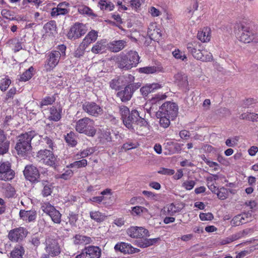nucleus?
Returning a JSON list of instances; mask_svg holds the SVG:
<instances>
[{
    "mask_svg": "<svg viewBox=\"0 0 258 258\" xmlns=\"http://www.w3.org/2000/svg\"><path fill=\"white\" fill-rule=\"evenodd\" d=\"M68 218L70 224L72 226L75 225L78 219V215L74 213L73 212H71L69 214Z\"/></svg>",
    "mask_w": 258,
    "mask_h": 258,
    "instance_id": "13d9d810",
    "label": "nucleus"
},
{
    "mask_svg": "<svg viewBox=\"0 0 258 258\" xmlns=\"http://www.w3.org/2000/svg\"><path fill=\"white\" fill-rule=\"evenodd\" d=\"M45 250L47 254H43L41 258L54 257L60 253V248L57 241L55 239L50 237L46 239Z\"/></svg>",
    "mask_w": 258,
    "mask_h": 258,
    "instance_id": "423d86ee",
    "label": "nucleus"
},
{
    "mask_svg": "<svg viewBox=\"0 0 258 258\" xmlns=\"http://www.w3.org/2000/svg\"><path fill=\"white\" fill-rule=\"evenodd\" d=\"M87 27L86 25L80 23H76L71 28L68 36L70 39H76L80 37L86 33Z\"/></svg>",
    "mask_w": 258,
    "mask_h": 258,
    "instance_id": "9b49d317",
    "label": "nucleus"
},
{
    "mask_svg": "<svg viewBox=\"0 0 258 258\" xmlns=\"http://www.w3.org/2000/svg\"><path fill=\"white\" fill-rule=\"evenodd\" d=\"M66 46L63 44L58 45L55 50L51 51L46 54L44 68L47 72L52 70L61 59L66 57Z\"/></svg>",
    "mask_w": 258,
    "mask_h": 258,
    "instance_id": "f257e3e1",
    "label": "nucleus"
},
{
    "mask_svg": "<svg viewBox=\"0 0 258 258\" xmlns=\"http://www.w3.org/2000/svg\"><path fill=\"white\" fill-rule=\"evenodd\" d=\"M145 0H131V6L133 9L137 10L141 7L142 4H143Z\"/></svg>",
    "mask_w": 258,
    "mask_h": 258,
    "instance_id": "052dcab7",
    "label": "nucleus"
},
{
    "mask_svg": "<svg viewBox=\"0 0 258 258\" xmlns=\"http://www.w3.org/2000/svg\"><path fill=\"white\" fill-rule=\"evenodd\" d=\"M186 48L188 52L198 60L210 61L213 59L212 53L206 50L203 49L201 43L198 42L193 41L187 43Z\"/></svg>",
    "mask_w": 258,
    "mask_h": 258,
    "instance_id": "7ed1b4c3",
    "label": "nucleus"
},
{
    "mask_svg": "<svg viewBox=\"0 0 258 258\" xmlns=\"http://www.w3.org/2000/svg\"><path fill=\"white\" fill-rule=\"evenodd\" d=\"M149 12L153 17H158L161 15L160 11L154 7H151L149 10Z\"/></svg>",
    "mask_w": 258,
    "mask_h": 258,
    "instance_id": "774afa93",
    "label": "nucleus"
},
{
    "mask_svg": "<svg viewBox=\"0 0 258 258\" xmlns=\"http://www.w3.org/2000/svg\"><path fill=\"white\" fill-rule=\"evenodd\" d=\"M11 83L10 79L7 78L3 79L0 83V89L2 91H5Z\"/></svg>",
    "mask_w": 258,
    "mask_h": 258,
    "instance_id": "3c124183",
    "label": "nucleus"
},
{
    "mask_svg": "<svg viewBox=\"0 0 258 258\" xmlns=\"http://www.w3.org/2000/svg\"><path fill=\"white\" fill-rule=\"evenodd\" d=\"M126 234L133 238H141L150 236L149 231L143 227L131 226L126 230Z\"/></svg>",
    "mask_w": 258,
    "mask_h": 258,
    "instance_id": "4468645a",
    "label": "nucleus"
},
{
    "mask_svg": "<svg viewBox=\"0 0 258 258\" xmlns=\"http://www.w3.org/2000/svg\"><path fill=\"white\" fill-rule=\"evenodd\" d=\"M98 37V32L95 30L90 31L83 40V43L88 47L91 43L95 42Z\"/></svg>",
    "mask_w": 258,
    "mask_h": 258,
    "instance_id": "cd10ccee",
    "label": "nucleus"
},
{
    "mask_svg": "<svg viewBox=\"0 0 258 258\" xmlns=\"http://www.w3.org/2000/svg\"><path fill=\"white\" fill-rule=\"evenodd\" d=\"M87 47L83 43H81L78 47L74 52V56L77 58H80L82 56L85 52V50Z\"/></svg>",
    "mask_w": 258,
    "mask_h": 258,
    "instance_id": "09e8293b",
    "label": "nucleus"
},
{
    "mask_svg": "<svg viewBox=\"0 0 258 258\" xmlns=\"http://www.w3.org/2000/svg\"><path fill=\"white\" fill-rule=\"evenodd\" d=\"M78 12L82 14H90L91 10L86 6H80L78 9Z\"/></svg>",
    "mask_w": 258,
    "mask_h": 258,
    "instance_id": "e2e57ef3",
    "label": "nucleus"
},
{
    "mask_svg": "<svg viewBox=\"0 0 258 258\" xmlns=\"http://www.w3.org/2000/svg\"><path fill=\"white\" fill-rule=\"evenodd\" d=\"M175 83L180 87L186 88L188 84L187 77L185 75L178 73L175 76Z\"/></svg>",
    "mask_w": 258,
    "mask_h": 258,
    "instance_id": "2f4dec72",
    "label": "nucleus"
},
{
    "mask_svg": "<svg viewBox=\"0 0 258 258\" xmlns=\"http://www.w3.org/2000/svg\"><path fill=\"white\" fill-rule=\"evenodd\" d=\"M131 213L133 216L139 217H147L150 215L149 210L146 208L140 206L132 207Z\"/></svg>",
    "mask_w": 258,
    "mask_h": 258,
    "instance_id": "393cba45",
    "label": "nucleus"
},
{
    "mask_svg": "<svg viewBox=\"0 0 258 258\" xmlns=\"http://www.w3.org/2000/svg\"><path fill=\"white\" fill-rule=\"evenodd\" d=\"M69 6V4L67 2H62L59 3L56 8H54L52 9L51 15L52 17H56L59 15H64L68 14L69 10L68 8Z\"/></svg>",
    "mask_w": 258,
    "mask_h": 258,
    "instance_id": "aec40b11",
    "label": "nucleus"
},
{
    "mask_svg": "<svg viewBox=\"0 0 258 258\" xmlns=\"http://www.w3.org/2000/svg\"><path fill=\"white\" fill-rule=\"evenodd\" d=\"M19 216L21 219L26 222H31L35 220L37 214L34 210L26 211L21 210L19 212Z\"/></svg>",
    "mask_w": 258,
    "mask_h": 258,
    "instance_id": "4be33fe9",
    "label": "nucleus"
},
{
    "mask_svg": "<svg viewBox=\"0 0 258 258\" xmlns=\"http://www.w3.org/2000/svg\"><path fill=\"white\" fill-rule=\"evenodd\" d=\"M41 209L51 218L54 223L56 224L60 223L61 221V214L49 202L42 203L41 204Z\"/></svg>",
    "mask_w": 258,
    "mask_h": 258,
    "instance_id": "0eeeda50",
    "label": "nucleus"
},
{
    "mask_svg": "<svg viewBox=\"0 0 258 258\" xmlns=\"http://www.w3.org/2000/svg\"><path fill=\"white\" fill-rule=\"evenodd\" d=\"M199 217L202 221L211 220L214 218L213 215L211 213H202L200 214Z\"/></svg>",
    "mask_w": 258,
    "mask_h": 258,
    "instance_id": "bf43d9fd",
    "label": "nucleus"
},
{
    "mask_svg": "<svg viewBox=\"0 0 258 258\" xmlns=\"http://www.w3.org/2000/svg\"><path fill=\"white\" fill-rule=\"evenodd\" d=\"M140 57L136 51H130L126 54L120 55L117 58L119 68L124 70L131 69L139 62Z\"/></svg>",
    "mask_w": 258,
    "mask_h": 258,
    "instance_id": "39448f33",
    "label": "nucleus"
},
{
    "mask_svg": "<svg viewBox=\"0 0 258 258\" xmlns=\"http://www.w3.org/2000/svg\"><path fill=\"white\" fill-rule=\"evenodd\" d=\"M119 112L121 116L122 119L131 114L129 109L126 106L123 105L119 107Z\"/></svg>",
    "mask_w": 258,
    "mask_h": 258,
    "instance_id": "6e6d98bb",
    "label": "nucleus"
},
{
    "mask_svg": "<svg viewBox=\"0 0 258 258\" xmlns=\"http://www.w3.org/2000/svg\"><path fill=\"white\" fill-rule=\"evenodd\" d=\"M36 135L34 131H30L19 136L15 149L18 155L24 156L28 154L31 150V140Z\"/></svg>",
    "mask_w": 258,
    "mask_h": 258,
    "instance_id": "f03ea898",
    "label": "nucleus"
},
{
    "mask_svg": "<svg viewBox=\"0 0 258 258\" xmlns=\"http://www.w3.org/2000/svg\"><path fill=\"white\" fill-rule=\"evenodd\" d=\"M179 211V209L176 207L173 204H171L167 207V215L169 216H173L176 213Z\"/></svg>",
    "mask_w": 258,
    "mask_h": 258,
    "instance_id": "603ef678",
    "label": "nucleus"
},
{
    "mask_svg": "<svg viewBox=\"0 0 258 258\" xmlns=\"http://www.w3.org/2000/svg\"><path fill=\"white\" fill-rule=\"evenodd\" d=\"M167 96L165 94H157L155 95V96L152 98L151 101L152 103H156L159 101L164 100L166 98Z\"/></svg>",
    "mask_w": 258,
    "mask_h": 258,
    "instance_id": "5fc2aeb1",
    "label": "nucleus"
},
{
    "mask_svg": "<svg viewBox=\"0 0 258 258\" xmlns=\"http://www.w3.org/2000/svg\"><path fill=\"white\" fill-rule=\"evenodd\" d=\"M106 45L107 41L105 39L98 41L92 47L91 51L95 54L102 53L105 50Z\"/></svg>",
    "mask_w": 258,
    "mask_h": 258,
    "instance_id": "bb28decb",
    "label": "nucleus"
},
{
    "mask_svg": "<svg viewBox=\"0 0 258 258\" xmlns=\"http://www.w3.org/2000/svg\"><path fill=\"white\" fill-rule=\"evenodd\" d=\"M61 109H57L54 106L50 108V116L49 119L51 120L57 121L61 118Z\"/></svg>",
    "mask_w": 258,
    "mask_h": 258,
    "instance_id": "c9c22d12",
    "label": "nucleus"
},
{
    "mask_svg": "<svg viewBox=\"0 0 258 258\" xmlns=\"http://www.w3.org/2000/svg\"><path fill=\"white\" fill-rule=\"evenodd\" d=\"M34 68L32 67H30L24 73H23L20 77L19 80L22 82H26L30 80L33 75Z\"/></svg>",
    "mask_w": 258,
    "mask_h": 258,
    "instance_id": "79ce46f5",
    "label": "nucleus"
},
{
    "mask_svg": "<svg viewBox=\"0 0 258 258\" xmlns=\"http://www.w3.org/2000/svg\"><path fill=\"white\" fill-rule=\"evenodd\" d=\"M162 69L160 67L158 66H148L139 69V72L140 73H144L146 74H153L157 72H161Z\"/></svg>",
    "mask_w": 258,
    "mask_h": 258,
    "instance_id": "72a5a7b5",
    "label": "nucleus"
},
{
    "mask_svg": "<svg viewBox=\"0 0 258 258\" xmlns=\"http://www.w3.org/2000/svg\"><path fill=\"white\" fill-rule=\"evenodd\" d=\"M37 157L39 161L48 166H53L56 162V157L54 156L52 151L49 150H40L37 153Z\"/></svg>",
    "mask_w": 258,
    "mask_h": 258,
    "instance_id": "1a4fd4ad",
    "label": "nucleus"
},
{
    "mask_svg": "<svg viewBox=\"0 0 258 258\" xmlns=\"http://www.w3.org/2000/svg\"><path fill=\"white\" fill-rule=\"evenodd\" d=\"M25 253V250L23 246L17 245L10 253L11 258H23Z\"/></svg>",
    "mask_w": 258,
    "mask_h": 258,
    "instance_id": "f704fd0d",
    "label": "nucleus"
},
{
    "mask_svg": "<svg viewBox=\"0 0 258 258\" xmlns=\"http://www.w3.org/2000/svg\"><path fill=\"white\" fill-rule=\"evenodd\" d=\"M196 184V182L194 180H188L184 181L182 183V187L186 190H190L192 189Z\"/></svg>",
    "mask_w": 258,
    "mask_h": 258,
    "instance_id": "864d4df0",
    "label": "nucleus"
},
{
    "mask_svg": "<svg viewBox=\"0 0 258 258\" xmlns=\"http://www.w3.org/2000/svg\"><path fill=\"white\" fill-rule=\"evenodd\" d=\"M137 117H138V111L136 110H132L131 114L122 119L124 125L130 130L134 129Z\"/></svg>",
    "mask_w": 258,
    "mask_h": 258,
    "instance_id": "412c9836",
    "label": "nucleus"
},
{
    "mask_svg": "<svg viewBox=\"0 0 258 258\" xmlns=\"http://www.w3.org/2000/svg\"><path fill=\"white\" fill-rule=\"evenodd\" d=\"M53 186L51 183H43V188L41 191L43 197H46L50 195L52 192Z\"/></svg>",
    "mask_w": 258,
    "mask_h": 258,
    "instance_id": "49530a36",
    "label": "nucleus"
},
{
    "mask_svg": "<svg viewBox=\"0 0 258 258\" xmlns=\"http://www.w3.org/2000/svg\"><path fill=\"white\" fill-rule=\"evenodd\" d=\"M44 143H46L49 148L51 149L52 150H53L55 146L53 145V142L51 139L49 137H45L43 138Z\"/></svg>",
    "mask_w": 258,
    "mask_h": 258,
    "instance_id": "69168bd1",
    "label": "nucleus"
},
{
    "mask_svg": "<svg viewBox=\"0 0 258 258\" xmlns=\"http://www.w3.org/2000/svg\"><path fill=\"white\" fill-rule=\"evenodd\" d=\"M73 171L70 169H68L66 170L64 173H63L60 175V178L65 180H67L73 176Z\"/></svg>",
    "mask_w": 258,
    "mask_h": 258,
    "instance_id": "0e129e2a",
    "label": "nucleus"
},
{
    "mask_svg": "<svg viewBox=\"0 0 258 258\" xmlns=\"http://www.w3.org/2000/svg\"><path fill=\"white\" fill-rule=\"evenodd\" d=\"M251 215L249 213H243L235 216L231 221L232 226H237L244 224L250 220Z\"/></svg>",
    "mask_w": 258,
    "mask_h": 258,
    "instance_id": "6ab92c4d",
    "label": "nucleus"
},
{
    "mask_svg": "<svg viewBox=\"0 0 258 258\" xmlns=\"http://www.w3.org/2000/svg\"><path fill=\"white\" fill-rule=\"evenodd\" d=\"M55 100V98L53 96H46L40 101L39 106L43 109L45 106L52 104Z\"/></svg>",
    "mask_w": 258,
    "mask_h": 258,
    "instance_id": "37998d69",
    "label": "nucleus"
},
{
    "mask_svg": "<svg viewBox=\"0 0 258 258\" xmlns=\"http://www.w3.org/2000/svg\"><path fill=\"white\" fill-rule=\"evenodd\" d=\"M26 178L31 182H35L39 177V173L37 168L33 165H27L24 170Z\"/></svg>",
    "mask_w": 258,
    "mask_h": 258,
    "instance_id": "a211bd4d",
    "label": "nucleus"
},
{
    "mask_svg": "<svg viewBox=\"0 0 258 258\" xmlns=\"http://www.w3.org/2000/svg\"><path fill=\"white\" fill-rule=\"evenodd\" d=\"M76 131L89 137H93L96 133L94 121L88 117L77 120L75 125Z\"/></svg>",
    "mask_w": 258,
    "mask_h": 258,
    "instance_id": "20e7f679",
    "label": "nucleus"
},
{
    "mask_svg": "<svg viewBox=\"0 0 258 258\" xmlns=\"http://www.w3.org/2000/svg\"><path fill=\"white\" fill-rule=\"evenodd\" d=\"M133 95V91L130 90V87L127 86L117 93V96L120 99L122 102H124L129 101Z\"/></svg>",
    "mask_w": 258,
    "mask_h": 258,
    "instance_id": "5701e85b",
    "label": "nucleus"
},
{
    "mask_svg": "<svg viewBox=\"0 0 258 258\" xmlns=\"http://www.w3.org/2000/svg\"><path fill=\"white\" fill-rule=\"evenodd\" d=\"M15 174L10 163L5 162L0 164V180H11L14 178Z\"/></svg>",
    "mask_w": 258,
    "mask_h": 258,
    "instance_id": "f8f14e48",
    "label": "nucleus"
},
{
    "mask_svg": "<svg viewBox=\"0 0 258 258\" xmlns=\"http://www.w3.org/2000/svg\"><path fill=\"white\" fill-rule=\"evenodd\" d=\"M173 56L177 60L182 61H186L187 60L186 55L184 51H182L178 48L175 49L172 52Z\"/></svg>",
    "mask_w": 258,
    "mask_h": 258,
    "instance_id": "58836bf2",
    "label": "nucleus"
},
{
    "mask_svg": "<svg viewBox=\"0 0 258 258\" xmlns=\"http://www.w3.org/2000/svg\"><path fill=\"white\" fill-rule=\"evenodd\" d=\"M136 121L134 124L135 125H139L140 127L146 126L147 125V121L143 117L140 116L139 113H138V117L136 118Z\"/></svg>",
    "mask_w": 258,
    "mask_h": 258,
    "instance_id": "4d7b16f0",
    "label": "nucleus"
},
{
    "mask_svg": "<svg viewBox=\"0 0 258 258\" xmlns=\"http://www.w3.org/2000/svg\"><path fill=\"white\" fill-rule=\"evenodd\" d=\"M43 29L45 33H47L48 35L53 34V33L55 32L56 29L55 22L50 21L47 22L44 25Z\"/></svg>",
    "mask_w": 258,
    "mask_h": 258,
    "instance_id": "ea45409f",
    "label": "nucleus"
},
{
    "mask_svg": "<svg viewBox=\"0 0 258 258\" xmlns=\"http://www.w3.org/2000/svg\"><path fill=\"white\" fill-rule=\"evenodd\" d=\"M238 30L241 34L239 37V40L244 43H248L252 41L254 38L252 33L248 30V28L243 26L242 24L238 25Z\"/></svg>",
    "mask_w": 258,
    "mask_h": 258,
    "instance_id": "dca6fc26",
    "label": "nucleus"
},
{
    "mask_svg": "<svg viewBox=\"0 0 258 258\" xmlns=\"http://www.w3.org/2000/svg\"><path fill=\"white\" fill-rule=\"evenodd\" d=\"M157 116L160 118L159 123L161 126L164 128H167L169 126L171 118L168 117L166 115H163L159 112L157 113Z\"/></svg>",
    "mask_w": 258,
    "mask_h": 258,
    "instance_id": "a19ab883",
    "label": "nucleus"
},
{
    "mask_svg": "<svg viewBox=\"0 0 258 258\" xmlns=\"http://www.w3.org/2000/svg\"><path fill=\"white\" fill-rule=\"evenodd\" d=\"M178 110V107L175 103L166 102L162 104L158 112L173 120L177 116Z\"/></svg>",
    "mask_w": 258,
    "mask_h": 258,
    "instance_id": "6e6552de",
    "label": "nucleus"
},
{
    "mask_svg": "<svg viewBox=\"0 0 258 258\" xmlns=\"http://www.w3.org/2000/svg\"><path fill=\"white\" fill-rule=\"evenodd\" d=\"M91 242V238L85 235L77 234L74 237V243L76 245L87 244Z\"/></svg>",
    "mask_w": 258,
    "mask_h": 258,
    "instance_id": "473e14b6",
    "label": "nucleus"
},
{
    "mask_svg": "<svg viewBox=\"0 0 258 258\" xmlns=\"http://www.w3.org/2000/svg\"><path fill=\"white\" fill-rule=\"evenodd\" d=\"M90 215L91 219L97 222H101L105 218V216L98 211L91 212Z\"/></svg>",
    "mask_w": 258,
    "mask_h": 258,
    "instance_id": "8fccbe9b",
    "label": "nucleus"
},
{
    "mask_svg": "<svg viewBox=\"0 0 258 258\" xmlns=\"http://www.w3.org/2000/svg\"><path fill=\"white\" fill-rule=\"evenodd\" d=\"M27 234V230L23 227L15 228L10 231L8 234L9 239L14 242L22 240Z\"/></svg>",
    "mask_w": 258,
    "mask_h": 258,
    "instance_id": "2eb2a0df",
    "label": "nucleus"
},
{
    "mask_svg": "<svg viewBox=\"0 0 258 258\" xmlns=\"http://www.w3.org/2000/svg\"><path fill=\"white\" fill-rule=\"evenodd\" d=\"M114 249L116 251H120L124 254H132L140 251V249L134 247L131 244L123 242L116 244Z\"/></svg>",
    "mask_w": 258,
    "mask_h": 258,
    "instance_id": "f3484780",
    "label": "nucleus"
},
{
    "mask_svg": "<svg viewBox=\"0 0 258 258\" xmlns=\"http://www.w3.org/2000/svg\"><path fill=\"white\" fill-rule=\"evenodd\" d=\"M125 43L126 41L123 40H114L108 44V47L110 51L116 52L122 50L124 47Z\"/></svg>",
    "mask_w": 258,
    "mask_h": 258,
    "instance_id": "a878e982",
    "label": "nucleus"
},
{
    "mask_svg": "<svg viewBox=\"0 0 258 258\" xmlns=\"http://www.w3.org/2000/svg\"><path fill=\"white\" fill-rule=\"evenodd\" d=\"M83 111L89 115L98 117L103 114V109L94 102H86L82 105Z\"/></svg>",
    "mask_w": 258,
    "mask_h": 258,
    "instance_id": "9d476101",
    "label": "nucleus"
},
{
    "mask_svg": "<svg viewBox=\"0 0 258 258\" xmlns=\"http://www.w3.org/2000/svg\"><path fill=\"white\" fill-rule=\"evenodd\" d=\"M158 173L163 175H171L174 173V170L171 169L161 168L158 171Z\"/></svg>",
    "mask_w": 258,
    "mask_h": 258,
    "instance_id": "680f3d73",
    "label": "nucleus"
},
{
    "mask_svg": "<svg viewBox=\"0 0 258 258\" xmlns=\"http://www.w3.org/2000/svg\"><path fill=\"white\" fill-rule=\"evenodd\" d=\"M197 37L202 42H207L209 41L211 38L210 28H204L202 31L198 32Z\"/></svg>",
    "mask_w": 258,
    "mask_h": 258,
    "instance_id": "c756f323",
    "label": "nucleus"
},
{
    "mask_svg": "<svg viewBox=\"0 0 258 258\" xmlns=\"http://www.w3.org/2000/svg\"><path fill=\"white\" fill-rule=\"evenodd\" d=\"M162 85L158 83L149 84L145 85L140 89L142 95L147 96L149 93L153 92L156 90L160 89Z\"/></svg>",
    "mask_w": 258,
    "mask_h": 258,
    "instance_id": "b1692460",
    "label": "nucleus"
},
{
    "mask_svg": "<svg viewBox=\"0 0 258 258\" xmlns=\"http://www.w3.org/2000/svg\"><path fill=\"white\" fill-rule=\"evenodd\" d=\"M98 6L102 10L111 11L114 9L113 4L108 0H100Z\"/></svg>",
    "mask_w": 258,
    "mask_h": 258,
    "instance_id": "4c0bfd02",
    "label": "nucleus"
},
{
    "mask_svg": "<svg viewBox=\"0 0 258 258\" xmlns=\"http://www.w3.org/2000/svg\"><path fill=\"white\" fill-rule=\"evenodd\" d=\"M147 33L150 37V41L161 36L160 32H159V29L156 28V24L155 23H152L150 25Z\"/></svg>",
    "mask_w": 258,
    "mask_h": 258,
    "instance_id": "7c9ffc66",
    "label": "nucleus"
},
{
    "mask_svg": "<svg viewBox=\"0 0 258 258\" xmlns=\"http://www.w3.org/2000/svg\"><path fill=\"white\" fill-rule=\"evenodd\" d=\"M66 142L72 147H74L77 145V142L76 140V136L74 133L71 132L65 136Z\"/></svg>",
    "mask_w": 258,
    "mask_h": 258,
    "instance_id": "c03bdc74",
    "label": "nucleus"
},
{
    "mask_svg": "<svg viewBox=\"0 0 258 258\" xmlns=\"http://www.w3.org/2000/svg\"><path fill=\"white\" fill-rule=\"evenodd\" d=\"M95 152V150L93 148L90 147L86 149H84L81 151L80 152L76 154V157H77V159H79V156H80V158H85L91 154H92Z\"/></svg>",
    "mask_w": 258,
    "mask_h": 258,
    "instance_id": "de8ad7c7",
    "label": "nucleus"
},
{
    "mask_svg": "<svg viewBox=\"0 0 258 258\" xmlns=\"http://www.w3.org/2000/svg\"><path fill=\"white\" fill-rule=\"evenodd\" d=\"M160 240V238L144 239L143 240L138 242V246L141 247L145 248L156 243Z\"/></svg>",
    "mask_w": 258,
    "mask_h": 258,
    "instance_id": "e433bc0d",
    "label": "nucleus"
},
{
    "mask_svg": "<svg viewBox=\"0 0 258 258\" xmlns=\"http://www.w3.org/2000/svg\"><path fill=\"white\" fill-rule=\"evenodd\" d=\"M16 89L15 88H11L6 95L5 100L8 101L10 99L13 98L16 94Z\"/></svg>",
    "mask_w": 258,
    "mask_h": 258,
    "instance_id": "338daca9",
    "label": "nucleus"
},
{
    "mask_svg": "<svg viewBox=\"0 0 258 258\" xmlns=\"http://www.w3.org/2000/svg\"><path fill=\"white\" fill-rule=\"evenodd\" d=\"M101 250L98 246H90L82 250L75 258H99Z\"/></svg>",
    "mask_w": 258,
    "mask_h": 258,
    "instance_id": "ddd939ff",
    "label": "nucleus"
},
{
    "mask_svg": "<svg viewBox=\"0 0 258 258\" xmlns=\"http://www.w3.org/2000/svg\"><path fill=\"white\" fill-rule=\"evenodd\" d=\"M87 165V161L86 159H82L79 161H75L67 166L68 168H79L85 167Z\"/></svg>",
    "mask_w": 258,
    "mask_h": 258,
    "instance_id": "a18cd8bd",
    "label": "nucleus"
},
{
    "mask_svg": "<svg viewBox=\"0 0 258 258\" xmlns=\"http://www.w3.org/2000/svg\"><path fill=\"white\" fill-rule=\"evenodd\" d=\"M6 137L3 131L0 130V155L6 153L9 150L10 143L6 141Z\"/></svg>",
    "mask_w": 258,
    "mask_h": 258,
    "instance_id": "c85d7f7f",
    "label": "nucleus"
}]
</instances>
